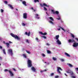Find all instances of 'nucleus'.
Instances as JSON below:
<instances>
[{
    "label": "nucleus",
    "mask_w": 78,
    "mask_h": 78,
    "mask_svg": "<svg viewBox=\"0 0 78 78\" xmlns=\"http://www.w3.org/2000/svg\"><path fill=\"white\" fill-rule=\"evenodd\" d=\"M0 49H2V47L1 46H0Z\"/></svg>",
    "instance_id": "53"
},
{
    "label": "nucleus",
    "mask_w": 78,
    "mask_h": 78,
    "mask_svg": "<svg viewBox=\"0 0 78 78\" xmlns=\"http://www.w3.org/2000/svg\"><path fill=\"white\" fill-rule=\"evenodd\" d=\"M23 56L24 58H27V55H26V54H23Z\"/></svg>",
    "instance_id": "25"
},
{
    "label": "nucleus",
    "mask_w": 78,
    "mask_h": 78,
    "mask_svg": "<svg viewBox=\"0 0 78 78\" xmlns=\"http://www.w3.org/2000/svg\"><path fill=\"white\" fill-rule=\"evenodd\" d=\"M2 51L3 52V53L5 55H6V52H5V49H4L2 50Z\"/></svg>",
    "instance_id": "23"
},
{
    "label": "nucleus",
    "mask_w": 78,
    "mask_h": 78,
    "mask_svg": "<svg viewBox=\"0 0 78 78\" xmlns=\"http://www.w3.org/2000/svg\"><path fill=\"white\" fill-rule=\"evenodd\" d=\"M71 36L72 37H73V38H74L75 37V36L73 34H72Z\"/></svg>",
    "instance_id": "36"
},
{
    "label": "nucleus",
    "mask_w": 78,
    "mask_h": 78,
    "mask_svg": "<svg viewBox=\"0 0 78 78\" xmlns=\"http://www.w3.org/2000/svg\"><path fill=\"white\" fill-rule=\"evenodd\" d=\"M59 70H61L62 71V69H61V67H58L57 68V72L58 73H61V72Z\"/></svg>",
    "instance_id": "5"
},
{
    "label": "nucleus",
    "mask_w": 78,
    "mask_h": 78,
    "mask_svg": "<svg viewBox=\"0 0 78 78\" xmlns=\"http://www.w3.org/2000/svg\"><path fill=\"white\" fill-rule=\"evenodd\" d=\"M52 59H53V60H54V61H56V58L54 57H53L52 58Z\"/></svg>",
    "instance_id": "28"
},
{
    "label": "nucleus",
    "mask_w": 78,
    "mask_h": 78,
    "mask_svg": "<svg viewBox=\"0 0 78 78\" xmlns=\"http://www.w3.org/2000/svg\"><path fill=\"white\" fill-rule=\"evenodd\" d=\"M49 64H50V63H49V62H48L47 63V65H49Z\"/></svg>",
    "instance_id": "55"
},
{
    "label": "nucleus",
    "mask_w": 78,
    "mask_h": 78,
    "mask_svg": "<svg viewBox=\"0 0 78 78\" xmlns=\"http://www.w3.org/2000/svg\"><path fill=\"white\" fill-rule=\"evenodd\" d=\"M44 11H47V9L45 7H44Z\"/></svg>",
    "instance_id": "35"
},
{
    "label": "nucleus",
    "mask_w": 78,
    "mask_h": 78,
    "mask_svg": "<svg viewBox=\"0 0 78 78\" xmlns=\"http://www.w3.org/2000/svg\"><path fill=\"white\" fill-rule=\"evenodd\" d=\"M65 75H66V76H67V74L66 73H65Z\"/></svg>",
    "instance_id": "59"
},
{
    "label": "nucleus",
    "mask_w": 78,
    "mask_h": 78,
    "mask_svg": "<svg viewBox=\"0 0 78 78\" xmlns=\"http://www.w3.org/2000/svg\"><path fill=\"white\" fill-rule=\"evenodd\" d=\"M51 11L53 14H59V12L58 11H56L55 12L53 10H51Z\"/></svg>",
    "instance_id": "4"
},
{
    "label": "nucleus",
    "mask_w": 78,
    "mask_h": 78,
    "mask_svg": "<svg viewBox=\"0 0 78 78\" xmlns=\"http://www.w3.org/2000/svg\"><path fill=\"white\" fill-rule=\"evenodd\" d=\"M26 42H27V43H29V41H28V40H26Z\"/></svg>",
    "instance_id": "41"
},
{
    "label": "nucleus",
    "mask_w": 78,
    "mask_h": 78,
    "mask_svg": "<svg viewBox=\"0 0 78 78\" xmlns=\"http://www.w3.org/2000/svg\"><path fill=\"white\" fill-rule=\"evenodd\" d=\"M40 6H41V7H43V6H44V5H43V4H40Z\"/></svg>",
    "instance_id": "40"
},
{
    "label": "nucleus",
    "mask_w": 78,
    "mask_h": 78,
    "mask_svg": "<svg viewBox=\"0 0 78 78\" xmlns=\"http://www.w3.org/2000/svg\"><path fill=\"white\" fill-rule=\"evenodd\" d=\"M59 28H61V29L62 30H63V31H64V32H65V30L63 28H62V27H59Z\"/></svg>",
    "instance_id": "26"
},
{
    "label": "nucleus",
    "mask_w": 78,
    "mask_h": 78,
    "mask_svg": "<svg viewBox=\"0 0 78 78\" xmlns=\"http://www.w3.org/2000/svg\"><path fill=\"white\" fill-rule=\"evenodd\" d=\"M40 18L39 17H37V19H39Z\"/></svg>",
    "instance_id": "62"
},
{
    "label": "nucleus",
    "mask_w": 78,
    "mask_h": 78,
    "mask_svg": "<svg viewBox=\"0 0 78 78\" xmlns=\"http://www.w3.org/2000/svg\"><path fill=\"white\" fill-rule=\"evenodd\" d=\"M47 69H44V70H43L44 72H47Z\"/></svg>",
    "instance_id": "47"
},
{
    "label": "nucleus",
    "mask_w": 78,
    "mask_h": 78,
    "mask_svg": "<svg viewBox=\"0 0 78 78\" xmlns=\"http://www.w3.org/2000/svg\"><path fill=\"white\" fill-rule=\"evenodd\" d=\"M13 70H14V71H16V69H13Z\"/></svg>",
    "instance_id": "56"
},
{
    "label": "nucleus",
    "mask_w": 78,
    "mask_h": 78,
    "mask_svg": "<svg viewBox=\"0 0 78 78\" xmlns=\"http://www.w3.org/2000/svg\"><path fill=\"white\" fill-rule=\"evenodd\" d=\"M75 69L76 70V71H78V68H75ZM78 74V73H77Z\"/></svg>",
    "instance_id": "37"
},
{
    "label": "nucleus",
    "mask_w": 78,
    "mask_h": 78,
    "mask_svg": "<svg viewBox=\"0 0 78 78\" xmlns=\"http://www.w3.org/2000/svg\"><path fill=\"white\" fill-rule=\"evenodd\" d=\"M9 44H12V42H11V41H9Z\"/></svg>",
    "instance_id": "46"
},
{
    "label": "nucleus",
    "mask_w": 78,
    "mask_h": 78,
    "mask_svg": "<svg viewBox=\"0 0 78 78\" xmlns=\"http://www.w3.org/2000/svg\"><path fill=\"white\" fill-rule=\"evenodd\" d=\"M39 34H41L42 35H43V33H42V32H39Z\"/></svg>",
    "instance_id": "33"
},
{
    "label": "nucleus",
    "mask_w": 78,
    "mask_h": 78,
    "mask_svg": "<svg viewBox=\"0 0 78 78\" xmlns=\"http://www.w3.org/2000/svg\"><path fill=\"white\" fill-rule=\"evenodd\" d=\"M10 35L12 37H14L15 39H17V40L18 41H20V37H18L16 35H14L12 33H11L10 34Z\"/></svg>",
    "instance_id": "1"
},
{
    "label": "nucleus",
    "mask_w": 78,
    "mask_h": 78,
    "mask_svg": "<svg viewBox=\"0 0 78 78\" xmlns=\"http://www.w3.org/2000/svg\"><path fill=\"white\" fill-rule=\"evenodd\" d=\"M35 16H36V17H37V16H39V15H38V14H36Z\"/></svg>",
    "instance_id": "48"
},
{
    "label": "nucleus",
    "mask_w": 78,
    "mask_h": 78,
    "mask_svg": "<svg viewBox=\"0 0 78 78\" xmlns=\"http://www.w3.org/2000/svg\"><path fill=\"white\" fill-rule=\"evenodd\" d=\"M65 54L66 56H68V57H70V55L68 53H67L66 52H65Z\"/></svg>",
    "instance_id": "18"
},
{
    "label": "nucleus",
    "mask_w": 78,
    "mask_h": 78,
    "mask_svg": "<svg viewBox=\"0 0 78 78\" xmlns=\"http://www.w3.org/2000/svg\"><path fill=\"white\" fill-rule=\"evenodd\" d=\"M58 77H59V76H55V78H58Z\"/></svg>",
    "instance_id": "44"
},
{
    "label": "nucleus",
    "mask_w": 78,
    "mask_h": 78,
    "mask_svg": "<svg viewBox=\"0 0 78 78\" xmlns=\"http://www.w3.org/2000/svg\"><path fill=\"white\" fill-rule=\"evenodd\" d=\"M67 65H68V67H73V65H72L71 64L69 63L67 64Z\"/></svg>",
    "instance_id": "17"
},
{
    "label": "nucleus",
    "mask_w": 78,
    "mask_h": 78,
    "mask_svg": "<svg viewBox=\"0 0 78 78\" xmlns=\"http://www.w3.org/2000/svg\"><path fill=\"white\" fill-rule=\"evenodd\" d=\"M23 18L25 19L27 18V13H25L23 14Z\"/></svg>",
    "instance_id": "8"
},
{
    "label": "nucleus",
    "mask_w": 78,
    "mask_h": 78,
    "mask_svg": "<svg viewBox=\"0 0 78 78\" xmlns=\"http://www.w3.org/2000/svg\"><path fill=\"white\" fill-rule=\"evenodd\" d=\"M31 70L34 72H36V69L34 67H32L31 68Z\"/></svg>",
    "instance_id": "13"
},
{
    "label": "nucleus",
    "mask_w": 78,
    "mask_h": 78,
    "mask_svg": "<svg viewBox=\"0 0 78 78\" xmlns=\"http://www.w3.org/2000/svg\"><path fill=\"white\" fill-rule=\"evenodd\" d=\"M22 3L23 4V5H25V6H27V4H26V3L25 1H23Z\"/></svg>",
    "instance_id": "21"
},
{
    "label": "nucleus",
    "mask_w": 78,
    "mask_h": 78,
    "mask_svg": "<svg viewBox=\"0 0 78 78\" xmlns=\"http://www.w3.org/2000/svg\"><path fill=\"white\" fill-rule=\"evenodd\" d=\"M78 43H76V42L74 43L73 45V46L74 47H76L78 46Z\"/></svg>",
    "instance_id": "9"
},
{
    "label": "nucleus",
    "mask_w": 78,
    "mask_h": 78,
    "mask_svg": "<svg viewBox=\"0 0 78 78\" xmlns=\"http://www.w3.org/2000/svg\"><path fill=\"white\" fill-rule=\"evenodd\" d=\"M56 42L59 45H61V42L59 40H57Z\"/></svg>",
    "instance_id": "12"
},
{
    "label": "nucleus",
    "mask_w": 78,
    "mask_h": 78,
    "mask_svg": "<svg viewBox=\"0 0 78 78\" xmlns=\"http://www.w3.org/2000/svg\"><path fill=\"white\" fill-rule=\"evenodd\" d=\"M8 6L9 7H10L11 9H14V7H12V5H11V4H9V5H8Z\"/></svg>",
    "instance_id": "14"
},
{
    "label": "nucleus",
    "mask_w": 78,
    "mask_h": 78,
    "mask_svg": "<svg viewBox=\"0 0 78 78\" xmlns=\"http://www.w3.org/2000/svg\"><path fill=\"white\" fill-rule=\"evenodd\" d=\"M72 77L73 78H75V76H72Z\"/></svg>",
    "instance_id": "57"
},
{
    "label": "nucleus",
    "mask_w": 78,
    "mask_h": 78,
    "mask_svg": "<svg viewBox=\"0 0 78 78\" xmlns=\"http://www.w3.org/2000/svg\"><path fill=\"white\" fill-rule=\"evenodd\" d=\"M66 73H71V75H73V72H72V71H71L70 70H68V71H66Z\"/></svg>",
    "instance_id": "10"
},
{
    "label": "nucleus",
    "mask_w": 78,
    "mask_h": 78,
    "mask_svg": "<svg viewBox=\"0 0 78 78\" xmlns=\"http://www.w3.org/2000/svg\"><path fill=\"white\" fill-rule=\"evenodd\" d=\"M60 60L61 61H62V62H64V60L62 58H61L60 59Z\"/></svg>",
    "instance_id": "34"
},
{
    "label": "nucleus",
    "mask_w": 78,
    "mask_h": 78,
    "mask_svg": "<svg viewBox=\"0 0 78 78\" xmlns=\"http://www.w3.org/2000/svg\"><path fill=\"white\" fill-rule=\"evenodd\" d=\"M31 33H30V32H29V33H27V32H26L25 33V34L26 35H27L28 36H30V34Z\"/></svg>",
    "instance_id": "11"
},
{
    "label": "nucleus",
    "mask_w": 78,
    "mask_h": 78,
    "mask_svg": "<svg viewBox=\"0 0 78 78\" xmlns=\"http://www.w3.org/2000/svg\"><path fill=\"white\" fill-rule=\"evenodd\" d=\"M75 39H76V41H78V38H75Z\"/></svg>",
    "instance_id": "51"
},
{
    "label": "nucleus",
    "mask_w": 78,
    "mask_h": 78,
    "mask_svg": "<svg viewBox=\"0 0 78 78\" xmlns=\"http://www.w3.org/2000/svg\"><path fill=\"white\" fill-rule=\"evenodd\" d=\"M34 2L35 3H36V2H39V0H34Z\"/></svg>",
    "instance_id": "29"
},
{
    "label": "nucleus",
    "mask_w": 78,
    "mask_h": 78,
    "mask_svg": "<svg viewBox=\"0 0 78 78\" xmlns=\"http://www.w3.org/2000/svg\"><path fill=\"white\" fill-rule=\"evenodd\" d=\"M58 30V31H59V30H60V28H58L57 29Z\"/></svg>",
    "instance_id": "58"
},
{
    "label": "nucleus",
    "mask_w": 78,
    "mask_h": 78,
    "mask_svg": "<svg viewBox=\"0 0 78 78\" xmlns=\"http://www.w3.org/2000/svg\"><path fill=\"white\" fill-rule=\"evenodd\" d=\"M26 51L27 53H28V54H31V53H30V51H28L27 50H26Z\"/></svg>",
    "instance_id": "30"
},
{
    "label": "nucleus",
    "mask_w": 78,
    "mask_h": 78,
    "mask_svg": "<svg viewBox=\"0 0 78 78\" xmlns=\"http://www.w3.org/2000/svg\"><path fill=\"white\" fill-rule=\"evenodd\" d=\"M16 11H18V9H16Z\"/></svg>",
    "instance_id": "63"
},
{
    "label": "nucleus",
    "mask_w": 78,
    "mask_h": 78,
    "mask_svg": "<svg viewBox=\"0 0 78 78\" xmlns=\"http://www.w3.org/2000/svg\"><path fill=\"white\" fill-rule=\"evenodd\" d=\"M8 71H9V73H10L11 76H14V74L10 70H8L7 69H5L4 70V72H8Z\"/></svg>",
    "instance_id": "3"
},
{
    "label": "nucleus",
    "mask_w": 78,
    "mask_h": 78,
    "mask_svg": "<svg viewBox=\"0 0 78 78\" xmlns=\"http://www.w3.org/2000/svg\"><path fill=\"white\" fill-rule=\"evenodd\" d=\"M69 43H73V42H76L74 40L69 39L68 40Z\"/></svg>",
    "instance_id": "6"
},
{
    "label": "nucleus",
    "mask_w": 78,
    "mask_h": 78,
    "mask_svg": "<svg viewBox=\"0 0 78 78\" xmlns=\"http://www.w3.org/2000/svg\"><path fill=\"white\" fill-rule=\"evenodd\" d=\"M35 40H36V41H38V38L37 37L36 38Z\"/></svg>",
    "instance_id": "45"
},
{
    "label": "nucleus",
    "mask_w": 78,
    "mask_h": 78,
    "mask_svg": "<svg viewBox=\"0 0 78 78\" xmlns=\"http://www.w3.org/2000/svg\"><path fill=\"white\" fill-rule=\"evenodd\" d=\"M47 34L46 33H43V35H44V36H45V35H47Z\"/></svg>",
    "instance_id": "32"
},
{
    "label": "nucleus",
    "mask_w": 78,
    "mask_h": 78,
    "mask_svg": "<svg viewBox=\"0 0 78 78\" xmlns=\"http://www.w3.org/2000/svg\"><path fill=\"white\" fill-rule=\"evenodd\" d=\"M47 45H48V46H49L50 45V44H48V43H46Z\"/></svg>",
    "instance_id": "50"
},
{
    "label": "nucleus",
    "mask_w": 78,
    "mask_h": 78,
    "mask_svg": "<svg viewBox=\"0 0 78 78\" xmlns=\"http://www.w3.org/2000/svg\"><path fill=\"white\" fill-rule=\"evenodd\" d=\"M1 12H3L4 10H3V9H1Z\"/></svg>",
    "instance_id": "38"
},
{
    "label": "nucleus",
    "mask_w": 78,
    "mask_h": 78,
    "mask_svg": "<svg viewBox=\"0 0 78 78\" xmlns=\"http://www.w3.org/2000/svg\"><path fill=\"white\" fill-rule=\"evenodd\" d=\"M43 6H46V7H49V5H48L47 4H46L45 3H43Z\"/></svg>",
    "instance_id": "19"
},
{
    "label": "nucleus",
    "mask_w": 78,
    "mask_h": 78,
    "mask_svg": "<svg viewBox=\"0 0 78 78\" xmlns=\"http://www.w3.org/2000/svg\"><path fill=\"white\" fill-rule=\"evenodd\" d=\"M22 25L23 26H25V24H24V23H22Z\"/></svg>",
    "instance_id": "39"
},
{
    "label": "nucleus",
    "mask_w": 78,
    "mask_h": 78,
    "mask_svg": "<svg viewBox=\"0 0 78 78\" xmlns=\"http://www.w3.org/2000/svg\"><path fill=\"white\" fill-rule=\"evenodd\" d=\"M2 57H0V59L2 60Z\"/></svg>",
    "instance_id": "61"
},
{
    "label": "nucleus",
    "mask_w": 78,
    "mask_h": 78,
    "mask_svg": "<svg viewBox=\"0 0 78 78\" xmlns=\"http://www.w3.org/2000/svg\"><path fill=\"white\" fill-rule=\"evenodd\" d=\"M40 72H41V73H42V72H44V70L43 71H40Z\"/></svg>",
    "instance_id": "52"
},
{
    "label": "nucleus",
    "mask_w": 78,
    "mask_h": 78,
    "mask_svg": "<svg viewBox=\"0 0 78 78\" xmlns=\"http://www.w3.org/2000/svg\"><path fill=\"white\" fill-rule=\"evenodd\" d=\"M57 20H61V18L59 17V18H56Z\"/></svg>",
    "instance_id": "42"
},
{
    "label": "nucleus",
    "mask_w": 78,
    "mask_h": 78,
    "mask_svg": "<svg viewBox=\"0 0 78 78\" xmlns=\"http://www.w3.org/2000/svg\"><path fill=\"white\" fill-rule=\"evenodd\" d=\"M3 44H5V41H3Z\"/></svg>",
    "instance_id": "54"
},
{
    "label": "nucleus",
    "mask_w": 78,
    "mask_h": 78,
    "mask_svg": "<svg viewBox=\"0 0 78 78\" xmlns=\"http://www.w3.org/2000/svg\"><path fill=\"white\" fill-rule=\"evenodd\" d=\"M5 44L7 47V48H9V44L8 43H5Z\"/></svg>",
    "instance_id": "15"
},
{
    "label": "nucleus",
    "mask_w": 78,
    "mask_h": 78,
    "mask_svg": "<svg viewBox=\"0 0 78 78\" xmlns=\"http://www.w3.org/2000/svg\"><path fill=\"white\" fill-rule=\"evenodd\" d=\"M47 53L48 54H50V53H51V52L49 50H47Z\"/></svg>",
    "instance_id": "24"
},
{
    "label": "nucleus",
    "mask_w": 78,
    "mask_h": 78,
    "mask_svg": "<svg viewBox=\"0 0 78 78\" xmlns=\"http://www.w3.org/2000/svg\"><path fill=\"white\" fill-rule=\"evenodd\" d=\"M8 51L10 53L11 55L12 56V55L13 54V53H12V49H9L8 50Z\"/></svg>",
    "instance_id": "7"
},
{
    "label": "nucleus",
    "mask_w": 78,
    "mask_h": 78,
    "mask_svg": "<svg viewBox=\"0 0 78 78\" xmlns=\"http://www.w3.org/2000/svg\"><path fill=\"white\" fill-rule=\"evenodd\" d=\"M5 4H7V3H8V2L7 1H5Z\"/></svg>",
    "instance_id": "49"
},
{
    "label": "nucleus",
    "mask_w": 78,
    "mask_h": 78,
    "mask_svg": "<svg viewBox=\"0 0 78 78\" xmlns=\"http://www.w3.org/2000/svg\"><path fill=\"white\" fill-rule=\"evenodd\" d=\"M41 37L44 38L45 39H47V37L45 36H42Z\"/></svg>",
    "instance_id": "27"
},
{
    "label": "nucleus",
    "mask_w": 78,
    "mask_h": 78,
    "mask_svg": "<svg viewBox=\"0 0 78 78\" xmlns=\"http://www.w3.org/2000/svg\"><path fill=\"white\" fill-rule=\"evenodd\" d=\"M34 11H36V10H34Z\"/></svg>",
    "instance_id": "64"
},
{
    "label": "nucleus",
    "mask_w": 78,
    "mask_h": 78,
    "mask_svg": "<svg viewBox=\"0 0 78 78\" xmlns=\"http://www.w3.org/2000/svg\"><path fill=\"white\" fill-rule=\"evenodd\" d=\"M54 75V73H52L51 74V76H53V75Z\"/></svg>",
    "instance_id": "43"
},
{
    "label": "nucleus",
    "mask_w": 78,
    "mask_h": 78,
    "mask_svg": "<svg viewBox=\"0 0 78 78\" xmlns=\"http://www.w3.org/2000/svg\"><path fill=\"white\" fill-rule=\"evenodd\" d=\"M59 35H56L55 36V39L56 40H58V39H59Z\"/></svg>",
    "instance_id": "16"
},
{
    "label": "nucleus",
    "mask_w": 78,
    "mask_h": 78,
    "mask_svg": "<svg viewBox=\"0 0 78 78\" xmlns=\"http://www.w3.org/2000/svg\"><path fill=\"white\" fill-rule=\"evenodd\" d=\"M41 55L43 56V57H45V55L44 53H42L41 54Z\"/></svg>",
    "instance_id": "31"
},
{
    "label": "nucleus",
    "mask_w": 78,
    "mask_h": 78,
    "mask_svg": "<svg viewBox=\"0 0 78 78\" xmlns=\"http://www.w3.org/2000/svg\"><path fill=\"white\" fill-rule=\"evenodd\" d=\"M49 23H51V24H52V25H54V23L52 22V21L51 20H50L49 21Z\"/></svg>",
    "instance_id": "22"
},
{
    "label": "nucleus",
    "mask_w": 78,
    "mask_h": 78,
    "mask_svg": "<svg viewBox=\"0 0 78 78\" xmlns=\"http://www.w3.org/2000/svg\"><path fill=\"white\" fill-rule=\"evenodd\" d=\"M31 9H33V10H34V9H33V7H32V8H31Z\"/></svg>",
    "instance_id": "60"
},
{
    "label": "nucleus",
    "mask_w": 78,
    "mask_h": 78,
    "mask_svg": "<svg viewBox=\"0 0 78 78\" xmlns=\"http://www.w3.org/2000/svg\"><path fill=\"white\" fill-rule=\"evenodd\" d=\"M49 19L52 20V21H54V19H53V18L51 17H49Z\"/></svg>",
    "instance_id": "20"
},
{
    "label": "nucleus",
    "mask_w": 78,
    "mask_h": 78,
    "mask_svg": "<svg viewBox=\"0 0 78 78\" xmlns=\"http://www.w3.org/2000/svg\"><path fill=\"white\" fill-rule=\"evenodd\" d=\"M27 66L28 67H31L32 66V62L30 59H28L27 61Z\"/></svg>",
    "instance_id": "2"
}]
</instances>
